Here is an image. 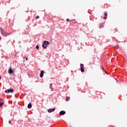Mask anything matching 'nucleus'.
I'll list each match as a JSON object with an SVG mask.
<instances>
[{
  "mask_svg": "<svg viewBox=\"0 0 127 127\" xmlns=\"http://www.w3.org/2000/svg\"><path fill=\"white\" fill-rule=\"evenodd\" d=\"M49 44V42L47 41H44V43L42 45V47L43 49H45L47 47H48V45Z\"/></svg>",
  "mask_w": 127,
  "mask_h": 127,
  "instance_id": "f257e3e1",
  "label": "nucleus"
},
{
  "mask_svg": "<svg viewBox=\"0 0 127 127\" xmlns=\"http://www.w3.org/2000/svg\"><path fill=\"white\" fill-rule=\"evenodd\" d=\"M0 32L1 34H2L3 36H4V37H6V36H7V33L4 32V31L2 29V28H0Z\"/></svg>",
  "mask_w": 127,
  "mask_h": 127,
  "instance_id": "f03ea898",
  "label": "nucleus"
},
{
  "mask_svg": "<svg viewBox=\"0 0 127 127\" xmlns=\"http://www.w3.org/2000/svg\"><path fill=\"white\" fill-rule=\"evenodd\" d=\"M5 93H6V94H8V93H13V89L11 88L7 89L5 90Z\"/></svg>",
  "mask_w": 127,
  "mask_h": 127,
  "instance_id": "7ed1b4c3",
  "label": "nucleus"
},
{
  "mask_svg": "<svg viewBox=\"0 0 127 127\" xmlns=\"http://www.w3.org/2000/svg\"><path fill=\"white\" fill-rule=\"evenodd\" d=\"M54 111H55V108H53V109L50 108V109H49L48 110V112L49 113H52L53 112H54Z\"/></svg>",
  "mask_w": 127,
  "mask_h": 127,
  "instance_id": "20e7f679",
  "label": "nucleus"
},
{
  "mask_svg": "<svg viewBox=\"0 0 127 127\" xmlns=\"http://www.w3.org/2000/svg\"><path fill=\"white\" fill-rule=\"evenodd\" d=\"M44 74V70H42L41 71L40 74V77L41 78L43 77V75Z\"/></svg>",
  "mask_w": 127,
  "mask_h": 127,
  "instance_id": "39448f33",
  "label": "nucleus"
},
{
  "mask_svg": "<svg viewBox=\"0 0 127 127\" xmlns=\"http://www.w3.org/2000/svg\"><path fill=\"white\" fill-rule=\"evenodd\" d=\"M65 114V112L64 111H61L60 112V116L64 115Z\"/></svg>",
  "mask_w": 127,
  "mask_h": 127,
  "instance_id": "423d86ee",
  "label": "nucleus"
},
{
  "mask_svg": "<svg viewBox=\"0 0 127 127\" xmlns=\"http://www.w3.org/2000/svg\"><path fill=\"white\" fill-rule=\"evenodd\" d=\"M8 73L9 74H12V73H13V71H12V69L11 68H9L8 70Z\"/></svg>",
  "mask_w": 127,
  "mask_h": 127,
  "instance_id": "0eeeda50",
  "label": "nucleus"
},
{
  "mask_svg": "<svg viewBox=\"0 0 127 127\" xmlns=\"http://www.w3.org/2000/svg\"><path fill=\"white\" fill-rule=\"evenodd\" d=\"M28 109H31L32 108V104L31 103H29L27 106Z\"/></svg>",
  "mask_w": 127,
  "mask_h": 127,
  "instance_id": "6e6552de",
  "label": "nucleus"
},
{
  "mask_svg": "<svg viewBox=\"0 0 127 127\" xmlns=\"http://www.w3.org/2000/svg\"><path fill=\"white\" fill-rule=\"evenodd\" d=\"M104 15H105V17H104V19L106 20L107 19V13H105Z\"/></svg>",
  "mask_w": 127,
  "mask_h": 127,
  "instance_id": "1a4fd4ad",
  "label": "nucleus"
},
{
  "mask_svg": "<svg viewBox=\"0 0 127 127\" xmlns=\"http://www.w3.org/2000/svg\"><path fill=\"white\" fill-rule=\"evenodd\" d=\"M84 67H80V70L81 72H84Z\"/></svg>",
  "mask_w": 127,
  "mask_h": 127,
  "instance_id": "9d476101",
  "label": "nucleus"
},
{
  "mask_svg": "<svg viewBox=\"0 0 127 127\" xmlns=\"http://www.w3.org/2000/svg\"><path fill=\"white\" fill-rule=\"evenodd\" d=\"M69 99H70V97L67 96V97H66V98L65 99V101L67 102L69 100Z\"/></svg>",
  "mask_w": 127,
  "mask_h": 127,
  "instance_id": "9b49d317",
  "label": "nucleus"
},
{
  "mask_svg": "<svg viewBox=\"0 0 127 127\" xmlns=\"http://www.w3.org/2000/svg\"><path fill=\"white\" fill-rule=\"evenodd\" d=\"M119 48V45H117L115 47V48L118 49Z\"/></svg>",
  "mask_w": 127,
  "mask_h": 127,
  "instance_id": "f8f14e48",
  "label": "nucleus"
},
{
  "mask_svg": "<svg viewBox=\"0 0 127 127\" xmlns=\"http://www.w3.org/2000/svg\"><path fill=\"white\" fill-rule=\"evenodd\" d=\"M80 68H84V64H81Z\"/></svg>",
  "mask_w": 127,
  "mask_h": 127,
  "instance_id": "ddd939ff",
  "label": "nucleus"
},
{
  "mask_svg": "<svg viewBox=\"0 0 127 127\" xmlns=\"http://www.w3.org/2000/svg\"><path fill=\"white\" fill-rule=\"evenodd\" d=\"M36 49H39V46L38 45H37L36 47Z\"/></svg>",
  "mask_w": 127,
  "mask_h": 127,
  "instance_id": "4468645a",
  "label": "nucleus"
},
{
  "mask_svg": "<svg viewBox=\"0 0 127 127\" xmlns=\"http://www.w3.org/2000/svg\"><path fill=\"white\" fill-rule=\"evenodd\" d=\"M52 88V83H51L50 85V88Z\"/></svg>",
  "mask_w": 127,
  "mask_h": 127,
  "instance_id": "2eb2a0df",
  "label": "nucleus"
},
{
  "mask_svg": "<svg viewBox=\"0 0 127 127\" xmlns=\"http://www.w3.org/2000/svg\"><path fill=\"white\" fill-rule=\"evenodd\" d=\"M2 105H3V103L0 102V107H1V106H2Z\"/></svg>",
  "mask_w": 127,
  "mask_h": 127,
  "instance_id": "dca6fc26",
  "label": "nucleus"
},
{
  "mask_svg": "<svg viewBox=\"0 0 127 127\" xmlns=\"http://www.w3.org/2000/svg\"><path fill=\"white\" fill-rule=\"evenodd\" d=\"M36 18L37 19H39V16H37L36 17Z\"/></svg>",
  "mask_w": 127,
  "mask_h": 127,
  "instance_id": "f3484780",
  "label": "nucleus"
},
{
  "mask_svg": "<svg viewBox=\"0 0 127 127\" xmlns=\"http://www.w3.org/2000/svg\"><path fill=\"white\" fill-rule=\"evenodd\" d=\"M66 22H69V20L68 18H67V19H66Z\"/></svg>",
  "mask_w": 127,
  "mask_h": 127,
  "instance_id": "a211bd4d",
  "label": "nucleus"
},
{
  "mask_svg": "<svg viewBox=\"0 0 127 127\" xmlns=\"http://www.w3.org/2000/svg\"><path fill=\"white\" fill-rule=\"evenodd\" d=\"M8 123L10 125V124H11V122L10 121V120H9V121H8Z\"/></svg>",
  "mask_w": 127,
  "mask_h": 127,
  "instance_id": "6ab92c4d",
  "label": "nucleus"
},
{
  "mask_svg": "<svg viewBox=\"0 0 127 127\" xmlns=\"http://www.w3.org/2000/svg\"><path fill=\"white\" fill-rule=\"evenodd\" d=\"M51 91H53V90H54L53 88H51Z\"/></svg>",
  "mask_w": 127,
  "mask_h": 127,
  "instance_id": "aec40b11",
  "label": "nucleus"
},
{
  "mask_svg": "<svg viewBox=\"0 0 127 127\" xmlns=\"http://www.w3.org/2000/svg\"><path fill=\"white\" fill-rule=\"evenodd\" d=\"M25 58V59H26V60H27V58H26V57H25V58Z\"/></svg>",
  "mask_w": 127,
  "mask_h": 127,
  "instance_id": "412c9836",
  "label": "nucleus"
},
{
  "mask_svg": "<svg viewBox=\"0 0 127 127\" xmlns=\"http://www.w3.org/2000/svg\"><path fill=\"white\" fill-rule=\"evenodd\" d=\"M18 43H19V44H20V41H19V42H18Z\"/></svg>",
  "mask_w": 127,
  "mask_h": 127,
  "instance_id": "4be33fe9",
  "label": "nucleus"
},
{
  "mask_svg": "<svg viewBox=\"0 0 127 127\" xmlns=\"http://www.w3.org/2000/svg\"><path fill=\"white\" fill-rule=\"evenodd\" d=\"M0 79H1V78L0 76Z\"/></svg>",
  "mask_w": 127,
  "mask_h": 127,
  "instance_id": "5701e85b",
  "label": "nucleus"
},
{
  "mask_svg": "<svg viewBox=\"0 0 127 127\" xmlns=\"http://www.w3.org/2000/svg\"><path fill=\"white\" fill-rule=\"evenodd\" d=\"M1 39V38L0 37V40Z\"/></svg>",
  "mask_w": 127,
  "mask_h": 127,
  "instance_id": "b1692460",
  "label": "nucleus"
},
{
  "mask_svg": "<svg viewBox=\"0 0 127 127\" xmlns=\"http://www.w3.org/2000/svg\"><path fill=\"white\" fill-rule=\"evenodd\" d=\"M103 69H104V68H103Z\"/></svg>",
  "mask_w": 127,
  "mask_h": 127,
  "instance_id": "393cba45",
  "label": "nucleus"
}]
</instances>
